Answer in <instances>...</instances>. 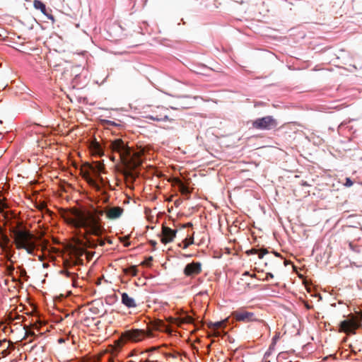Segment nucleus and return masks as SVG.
Wrapping results in <instances>:
<instances>
[{
  "label": "nucleus",
  "mask_w": 362,
  "mask_h": 362,
  "mask_svg": "<svg viewBox=\"0 0 362 362\" xmlns=\"http://www.w3.org/2000/svg\"><path fill=\"white\" fill-rule=\"evenodd\" d=\"M123 208L120 206L107 207L105 211L98 207L79 209H70L63 214V218L76 228H83L86 235H100L105 231L101 216L105 213L107 218L117 219L122 215Z\"/></svg>",
  "instance_id": "obj_1"
},
{
  "label": "nucleus",
  "mask_w": 362,
  "mask_h": 362,
  "mask_svg": "<svg viewBox=\"0 0 362 362\" xmlns=\"http://www.w3.org/2000/svg\"><path fill=\"white\" fill-rule=\"evenodd\" d=\"M11 232L16 248L25 250L28 254L33 255L36 248L35 236L21 226H12Z\"/></svg>",
  "instance_id": "obj_2"
},
{
  "label": "nucleus",
  "mask_w": 362,
  "mask_h": 362,
  "mask_svg": "<svg viewBox=\"0 0 362 362\" xmlns=\"http://www.w3.org/2000/svg\"><path fill=\"white\" fill-rule=\"evenodd\" d=\"M252 127L259 130H271L278 125L276 120L270 115L257 118L252 122Z\"/></svg>",
  "instance_id": "obj_3"
},
{
  "label": "nucleus",
  "mask_w": 362,
  "mask_h": 362,
  "mask_svg": "<svg viewBox=\"0 0 362 362\" xmlns=\"http://www.w3.org/2000/svg\"><path fill=\"white\" fill-rule=\"evenodd\" d=\"M110 148L112 152L119 153L121 159H127L131 155L129 147L120 139L111 141Z\"/></svg>",
  "instance_id": "obj_4"
},
{
  "label": "nucleus",
  "mask_w": 362,
  "mask_h": 362,
  "mask_svg": "<svg viewBox=\"0 0 362 362\" xmlns=\"http://www.w3.org/2000/svg\"><path fill=\"white\" fill-rule=\"evenodd\" d=\"M232 316L236 321L243 322L244 323L259 320L255 313L249 312L245 309L233 311Z\"/></svg>",
  "instance_id": "obj_5"
},
{
  "label": "nucleus",
  "mask_w": 362,
  "mask_h": 362,
  "mask_svg": "<svg viewBox=\"0 0 362 362\" xmlns=\"http://www.w3.org/2000/svg\"><path fill=\"white\" fill-rule=\"evenodd\" d=\"M146 337V333L142 329H130L127 330L122 334V339L123 341H131L138 342L143 340Z\"/></svg>",
  "instance_id": "obj_6"
},
{
  "label": "nucleus",
  "mask_w": 362,
  "mask_h": 362,
  "mask_svg": "<svg viewBox=\"0 0 362 362\" xmlns=\"http://www.w3.org/2000/svg\"><path fill=\"white\" fill-rule=\"evenodd\" d=\"M202 272V264L199 262L187 264L184 269V274L187 276H194Z\"/></svg>",
  "instance_id": "obj_7"
},
{
  "label": "nucleus",
  "mask_w": 362,
  "mask_h": 362,
  "mask_svg": "<svg viewBox=\"0 0 362 362\" xmlns=\"http://www.w3.org/2000/svg\"><path fill=\"white\" fill-rule=\"evenodd\" d=\"M158 109L160 111L159 113L156 112L151 115H147L146 117L147 119H151L153 121H157V122H163V121L170 120L168 115H167L168 109H166L163 107H158Z\"/></svg>",
  "instance_id": "obj_8"
},
{
  "label": "nucleus",
  "mask_w": 362,
  "mask_h": 362,
  "mask_svg": "<svg viewBox=\"0 0 362 362\" xmlns=\"http://www.w3.org/2000/svg\"><path fill=\"white\" fill-rule=\"evenodd\" d=\"M357 327L358 322L355 320H346L340 322L341 330L348 334H354Z\"/></svg>",
  "instance_id": "obj_9"
},
{
  "label": "nucleus",
  "mask_w": 362,
  "mask_h": 362,
  "mask_svg": "<svg viewBox=\"0 0 362 362\" xmlns=\"http://www.w3.org/2000/svg\"><path fill=\"white\" fill-rule=\"evenodd\" d=\"M176 233L177 230H173L169 227L163 226L162 228V243L164 244H167L168 243L172 242L176 235Z\"/></svg>",
  "instance_id": "obj_10"
},
{
  "label": "nucleus",
  "mask_w": 362,
  "mask_h": 362,
  "mask_svg": "<svg viewBox=\"0 0 362 362\" xmlns=\"http://www.w3.org/2000/svg\"><path fill=\"white\" fill-rule=\"evenodd\" d=\"M10 240L6 235H2L0 238V247L6 253V256L8 260L12 257L11 247L9 245Z\"/></svg>",
  "instance_id": "obj_11"
},
{
  "label": "nucleus",
  "mask_w": 362,
  "mask_h": 362,
  "mask_svg": "<svg viewBox=\"0 0 362 362\" xmlns=\"http://www.w3.org/2000/svg\"><path fill=\"white\" fill-rule=\"evenodd\" d=\"M91 170L97 179L103 182V177L100 176L101 173H105V166L103 162L97 161L91 167Z\"/></svg>",
  "instance_id": "obj_12"
},
{
  "label": "nucleus",
  "mask_w": 362,
  "mask_h": 362,
  "mask_svg": "<svg viewBox=\"0 0 362 362\" xmlns=\"http://www.w3.org/2000/svg\"><path fill=\"white\" fill-rule=\"evenodd\" d=\"M121 302L128 308H134L137 305L134 298L129 296L127 293H121Z\"/></svg>",
  "instance_id": "obj_13"
},
{
  "label": "nucleus",
  "mask_w": 362,
  "mask_h": 362,
  "mask_svg": "<svg viewBox=\"0 0 362 362\" xmlns=\"http://www.w3.org/2000/svg\"><path fill=\"white\" fill-rule=\"evenodd\" d=\"M226 324V321H218L216 322H209L208 325V327L209 329H211L214 330V335L216 337H218L221 335V332L219 331V329L223 327Z\"/></svg>",
  "instance_id": "obj_14"
},
{
  "label": "nucleus",
  "mask_w": 362,
  "mask_h": 362,
  "mask_svg": "<svg viewBox=\"0 0 362 362\" xmlns=\"http://www.w3.org/2000/svg\"><path fill=\"white\" fill-rule=\"evenodd\" d=\"M101 235H102V234L98 236V239L97 240V242L99 245L103 246L105 244V241L103 239L100 238ZM96 236L98 237V235H96ZM87 242H88L89 246L91 247H95L97 245L95 240L93 239H90V238L87 239Z\"/></svg>",
  "instance_id": "obj_15"
},
{
  "label": "nucleus",
  "mask_w": 362,
  "mask_h": 362,
  "mask_svg": "<svg viewBox=\"0 0 362 362\" xmlns=\"http://www.w3.org/2000/svg\"><path fill=\"white\" fill-rule=\"evenodd\" d=\"M249 254H257L259 259H262L264 256L269 253V251L267 249H262V250H257V249H252L247 252Z\"/></svg>",
  "instance_id": "obj_16"
},
{
  "label": "nucleus",
  "mask_w": 362,
  "mask_h": 362,
  "mask_svg": "<svg viewBox=\"0 0 362 362\" xmlns=\"http://www.w3.org/2000/svg\"><path fill=\"white\" fill-rule=\"evenodd\" d=\"M33 5L36 9L40 10L43 14L46 15V6L42 1L40 0H35Z\"/></svg>",
  "instance_id": "obj_17"
},
{
  "label": "nucleus",
  "mask_w": 362,
  "mask_h": 362,
  "mask_svg": "<svg viewBox=\"0 0 362 362\" xmlns=\"http://www.w3.org/2000/svg\"><path fill=\"white\" fill-rule=\"evenodd\" d=\"M177 184L178 185L179 189L182 194H189V190L188 187L181 180H177Z\"/></svg>",
  "instance_id": "obj_18"
},
{
  "label": "nucleus",
  "mask_w": 362,
  "mask_h": 362,
  "mask_svg": "<svg viewBox=\"0 0 362 362\" xmlns=\"http://www.w3.org/2000/svg\"><path fill=\"white\" fill-rule=\"evenodd\" d=\"M93 152L99 156H102L104 155L103 151L101 148L99 144L95 143L93 145Z\"/></svg>",
  "instance_id": "obj_19"
},
{
  "label": "nucleus",
  "mask_w": 362,
  "mask_h": 362,
  "mask_svg": "<svg viewBox=\"0 0 362 362\" xmlns=\"http://www.w3.org/2000/svg\"><path fill=\"white\" fill-rule=\"evenodd\" d=\"M193 243H194V238L193 237L190 238L189 241L187 239H185L183 241V246H182V247L184 249H186L187 247H188L190 245H192Z\"/></svg>",
  "instance_id": "obj_20"
},
{
  "label": "nucleus",
  "mask_w": 362,
  "mask_h": 362,
  "mask_svg": "<svg viewBox=\"0 0 362 362\" xmlns=\"http://www.w3.org/2000/svg\"><path fill=\"white\" fill-rule=\"evenodd\" d=\"M354 182L353 181L351 180L350 177H346V181H345V183H344V186L347 187H351L353 185Z\"/></svg>",
  "instance_id": "obj_21"
},
{
  "label": "nucleus",
  "mask_w": 362,
  "mask_h": 362,
  "mask_svg": "<svg viewBox=\"0 0 362 362\" xmlns=\"http://www.w3.org/2000/svg\"><path fill=\"white\" fill-rule=\"evenodd\" d=\"M7 271L9 274H11L14 271V267L12 265L7 266Z\"/></svg>",
  "instance_id": "obj_22"
},
{
  "label": "nucleus",
  "mask_w": 362,
  "mask_h": 362,
  "mask_svg": "<svg viewBox=\"0 0 362 362\" xmlns=\"http://www.w3.org/2000/svg\"><path fill=\"white\" fill-rule=\"evenodd\" d=\"M279 339V336L276 335L275 337H274V338L272 339V344L271 346H274V344L276 343V340ZM272 346H270L271 348Z\"/></svg>",
  "instance_id": "obj_23"
},
{
  "label": "nucleus",
  "mask_w": 362,
  "mask_h": 362,
  "mask_svg": "<svg viewBox=\"0 0 362 362\" xmlns=\"http://www.w3.org/2000/svg\"><path fill=\"white\" fill-rule=\"evenodd\" d=\"M62 273L65 274L67 276H71L72 273L69 272V271H62Z\"/></svg>",
  "instance_id": "obj_24"
},
{
  "label": "nucleus",
  "mask_w": 362,
  "mask_h": 362,
  "mask_svg": "<svg viewBox=\"0 0 362 362\" xmlns=\"http://www.w3.org/2000/svg\"><path fill=\"white\" fill-rule=\"evenodd\" d=\"M273 277H274V275L272 273H267V276H266V279H269V278L272 279Z\"/></svg>",
  "instance_id": "obj_25"
},
{
  "label": "nucleus",
  "mask_w": 362,
  "mask_h": 362,
  "mask_svg": "<svg viewBox=\"0 0 362 362\" xmlns=\"http://www.w3.org/2000/svg\"><path fill=\"white\" fill-rule=\"evenodd\" d=\"M358 317H359L360 320H362V312H360L358 313Z\"/></svg>",
  "instance_id": "obj_26"
},
{
  "label": "nucleus",
  "mask_w": 362,
  "mask_h": 362,
  "mask_svg": "<svg viewBox=\"0 0 362 362\" xmlns=\"http://www.w3.org/2000/svg\"><path fill=\"white\" fill-rule=\"evenodd\" d=\"M150 243L152 245H156V241H154V240H151Z\"/></svg>",
  "instance_id": "obj_27"
},
{
  "label": "nucleus",
  "mask_w": 362,
  "mask_h": 362,
  "mask_svg": "<svg viewBox=\"0 0 362 362\" xmlns=\"http://www.w3.org/2000/svg\"><path fill=\"white\" fill-rule=\"evenodd\" d=\"M185 226L191 227V226H192V223H187L185 225Z\"/></svg>",
  "instance_id": "obj_28"
},
{
  "label": "nucleus",
  "mask_w": 362,
  "mask_h": 362,
  "mask_svg": "<svg viewBox=\"0 0 362 362\" xmlns=\"http://www.w3.org/2000/svg\"><path fill=\"white\" fill-rule=\"evenodd\" d=\"M279 253L274 252V257H279Z\"/></svg>",
  "instance_id": "obj_29"
},
{
  "label": "nucleus",
  "mask_w": 362,
  "mask_h": 362,
  "mask_svg": "<svg viewBox=\"0 0 362 362\" xmlns=\"http://www.w3.org/2000/svg\"><path fill=\"white\" fill-rule=\"evenodd\" d=\"M243 275L247 276V275H249V272H245Z\"/></svg>",
  "instance_id": "obj_30"
},
{
  "label": "nucleus",
  "mask_w": 362,
  "mask_h": 362,
  "mask_svg": "<svg viewBox=\"0 0 362 362\" xmlns=\"http://www.w3.org/2000/svg\"><path fill=\"white\" fill-rule=\"evenodd\" d=\"M153 259L152 257H149V258L148 259V261H151Z\"/></svg>",
  "instance_id": "obj_31"
},
{
  "label": "nucleus",
  "mask_w": 362,
  "mask_h": 362,
  "mask_svg": "<svg viewBox=\"0 0 362 362\" xmlns=\"http://www.w3.org/2000/svg\"><path fill=\"white\" fill-rule=\"evenodd\" d=\"M306 308H307L308 309H310V308H311V307H310V306H309L308 305H306Z\"/></svg>",
  "instance_id": "obj_32"
},
{
  "label": "nucleus",
  "mask_w": 362,
  "mask_h": 362,
  "mask_svg": "<svg viewBox=\"0 0 362 362\" xmlns=\"http://www.w3.org/2000/svg\"><path fill=\"white\" fill-rule=\"evenodd\" d=\"M78 75H77V74H76V76H75V78H74V81H76V78H77V77H78Z\"/></svg>",
  "instance_id": "obj_33"
},
{
  "label": "nucleus",
  "mask_w": 362,
  "mask_h": 362,
  "mask_svg": "<svg viewBox=\"0 0 362 362\" xmlns=\"http://www.w3.org/2000/svg\"><path fill=\"white\" fill-rule=\"evenodd\" d=\"M49 18H50V19H53L52 16H49Z\"/></svg>",
  "instance_id": "obj_34"
},
{
  "label": "nucleus",
  "mask_w": 362,
  "mask_h": 362,
  "mask_svg": "<svg viewBox=\"0 0 362 362\" xmlns=\"http://www.w3.org/2000/svg\"><path fill=\"white\" fill-rule=\"evenodd\" d=\"M185 257H191V255H185Z\"/></svg>",
  "instance_id": "obj_35"
}]
</instances>
